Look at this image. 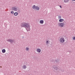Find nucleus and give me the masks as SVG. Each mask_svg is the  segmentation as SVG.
Returning <instances> with one entry per match:
<instances>
[{"mask_svg":"<svg viewBox=\"0 0 75 75\" xmlns=\"http://www.w3.org/2000/svg\"><path fill=\"white\" fill-rule=\"evenodd\" d=\"M61 71L62 72H64V69H63V70H61Z\"/></svg>","mask_w":75,"mask_h":75,"instance_id":"obj_23","label":"nucleus"},{"mask_svg":"<svg viewBox=\"0 0 75 75\" xmlns=\"http://www.w3.org/2000/svg\"><path fill=\"white\" fill-rule=\"evenodd\" d=\"M18 15V13L17 12H15L14 13V15L15 16H17Z\"/></svg>","mask_w":75,"mask_h":75,"instance_id":"obj_12","label":"nucleus"},{"mask_svg":"<svg viewBox=\"0 0 75 75\" xmlns=\"http://www.w3.org/2000/svg\"><path fill=\"white\" fill-rule=\"evenodd\" d=\"M0 67H1V68H2V67L0 66Z\"/></svg>","mask_w":75,"mask_h":75,"instance_id":"obj_26","label":"nucleus"},{"mask_svg":"<svg viewBox=\"0 0 75 75\" xmlns=\"http://www.w3.org/2000/svg\"><path fill=\"white\" fill-rule=\"evenodd\" d=\"M11 14H14V11H11Z\"/></svg>","mask_w":75,"mask_h":75,"instance_id":"obj_17","label":"nucleus"},{"mask_svg":"<svg viewBox=\"0 0 75 75\" xmlns=\"http://www.w3.org/2000/svg\"><path fill=\"white\" fill-rule=\"evenodd\" d=\"M26 50H27V51H28V50H29V48H28V47H26Z\"/></svg>","mask_w":75,"mask_h":75,"instance_id":"obj_20","label":"nucleus"},{"mask_svg":"<svg viewBox=\"0 0 75 75\" xmlns=\"http://www.w3.org/2000/svg\"><path fill=\"white\" fill-rule=\"evenodd\" d=\"M58 18L59 19L61 18V16H58Z\"/></svg>","mask_w":75,"mask_h":75,"instance_id":"obj_19","label":"nucleus"},{"mask_svg":"<svg viewBox=\"0 0 75 75\" xmlns=\"http://www.w3.org/2000/svg\"><path fill=\"white\" fill-rule=\"evenodd\" d=\"M7 41H8V42H10L11 44V43H13V42H14V40L13 39H8L7 40Z\"/></svg>","mask_w":75,"mask_h":75,"instance_id":"obj_4","label":"nucleus"},{"mask_svg":"<svg viewBox=\"0 0 75 75\" xmlns=\"http://www.w3.org/2000/svg\"><path fill=\"white\" fill-rule=\"evenodd\" d=\"M73 40H75V37H74L73 38Z\"/></svg>","mask_w":75,"mask_h":75,"instance_id":"obj_22","label":"nucleus"},{"mask_svg":"<svg viewBox=\"0 0 75 75\" xmlns=\"http://www.w3.org/2000/svg\"><path fill=\"white\" fill-rule=\"evenodd\" d=\"M59 41L61 43H64L65 42V39L64 38H62L60 39Z\"/></svg>","mask_w":75,"mask_h":75,"instance_id":"obj_2","label":"nucleus"},{"mask_svg":"<svg viewBox=\"0 0 75 75\" xmlns=\"http://www.w3.org/2000/svg\"><path fill=\"white\" fill-rule=\"evenodd\" d=\"M40 24H43L44 23V21L42 20H40Z\"/></svg>","mask_w":75,"mask_h":75,"instance_id":"obj_8","label":"nucleus"},{"mask_svg":"<svg viewBox=\"0 0 75 75\" xmlns=\"http://www.w3.org/2000/svg\"><path fill=\"white\" fill-rule=\"evenodd\" d=\"M64 25H65V24L64 23H59V26L60 27H64Z\"/></svg>","mask_w":75,"mask_h":75,"instance_id":"obj_3","label":"nucleus"},{"mask_svg":"<svg viewBox=\"0 0 75 75\" xmlns=\"http://www.w3.org/2000/svg\"><path fill=\"white\" fill-rule=\"evenodd\" d=\"M72 1H75V0H72Z\"/></svg>","mask_w":75,"mask_h":75,"instance_id":"obj_25","label":"nucleus"},{"mask_svg":"<svg viewBox=\"0 0 75 75\" xmlns=\"http://www.w3.org/2000/svg\"><path fill=\"white\" fill-rule=\"evenodd\" d=\"M35 9H36V10H40V8L38 6H36Z\"/></svg>","mask_w":75,"mask_h":75,"instance_id":"obj_7","label":"nucleus"},{"mask_svg":"<svg viewBox=\"0 0 75 75\" xmlns=\"http://www.w3.org/2000/svg\"><path fill=\"white\" fill-rule=\"evenodd\" d=\"M27 68V66H23V69H26V68Z\"/></svg>","mask_w":75,"mask_h":75,"instance_id":"obj_14","label":"nucleus"},{"mask_svg":"<svg viewBox=\"0 0 75 75\" xmlns=\"http://www.w3.org/2000/svg\"><path fill=\"white\" fill-rule=\"evenodd\" d=\"M55 62H56L57 64V63L58 64V61L57 60H55Z\"/></svg>","mask_w":75,"mask_h":75,"instance_id":"obj_21","label":"nucleus"},{"mask_svg":"<svg viewBox=\"0 0 75 75\" xmlns=\"http://www.w3.org/2000/svg\"><path fill=\"white\" fill-rule=\"evenodd\" d=\"M59 22H62V21H64V19H60L59 21Z\"/></svg>","mask_w":75,"mask_h":75,"instance_id":"obj_10","label":"nucleus"},{"mask_svg":"<svg viewBox=\"0 0 75 75\" xmlns=\"http://www.w3.org/2000/svg\"><path fill=\"white\" fill-rule=\"evenodd\" d=\"M37 51L38 52H41V50L40 49H38L37 50Z\"/></svg>","mask_w":75,"mask_h":75,"instance_id":"obj_9","label":"nucleus"},{"mask_svg":"<svg viewBox=\"0 0 75 75\" xmlns=\"http://www.w3.org/2000/svg\"><path fill=\"white\" fill-rule=\"evenodd\" d=\"M17 8L16 7H13L12 8V10H13V11H17Z\"/></svg>","mask_w":75,"mask_h":75,"instance_id":"obj_5","label":"nucleus"},{"mask_svg":"<svg viewBox=\"0 0 75 75\" xmlns=\"http://www.w3.org/2000/svg\"><path fill=\"white\" fill-rule=\"evenodd\" d=\"M64 3H67V2H68L69 0H64Z\"/></svg>","mask_w":75,"mask_h":75,"instance_id":"obj_15","label":"nucleus"},{"mask_svg":"<svg viewBox=\"0 0 75 75\" xmlns=\"http://www.w3.org/2000/svg\"><path fill=\"white\" fill-rule=\"evenodd\" d=\"M2 52H3V53H5V52H6V50L4 49L2 50Z\"/></svg>","mask_w":75,"mask_h":75,"instance_id":"obj_11","label":"nucleus"},{"mask_svg":"<svg viewBox=\"0 0 75 75\" xmlns=\"http://www.w3.org/2000/svg\"><path fill=\"white\" fill-rule=\"evenodd\" d=\"M17 12H18V13H20V8H19L18 9V10H17Z\"/></svg>","mask_w":75,"mask_h":75,"instance_id":"obj_18","label":"nucleus"},{"mask_svg":"<svg viewBox=\"0 0 75 75\" xmlns=\"http://www.w3.org/2000/svg\"><path fill=\"white\" fill-rule=\"evenodd\" d=\"M36 7V6H35V5L33 6L32 7V8H33V9H35Z\"/></svg>","mask_w":75,"mask_h":75,"instance_id":"obj_13","label":"nucleus"},{"mask_svg":"<svg viewBox=\"0 0 75 75\" xmlns=\"http://www.w3.org/2000/svg\"><path fill=\"white\" fill-rule=\"evenodd\" d=\"M60 7V8H62V6H61L60 5L59 6Z\"/></svg>","mask_w":75,"mask_h":75,"instance_id":"obj_24","label":"nucleus"},{"mask_svg":"<svg viewBox=\"0 0 75 75\" xmlns=\"http://www.w3.org/2000/svg\"><path fill=\"white\" fill-rule=\"evenodd\" d=\"M46 44H47V45H48V44H50V43H49V42H48V41H46Z\"/></svg>","mask_w":75,"mask_h":75,"instance_id":"obj_16","label":"nucleus"},{"mask_svg":"<svg viewBox=\"0 0 75 75\" xmlns=\"http://www.w3.org/2000/svg\"><path fill=\"white\" fill-rule=\"evenodd\" d=\"M22 27H24L26 28L27 31H30L31 29H30V26L29 25V24L28 23H23L21 25Z\"/></svg>","mask_w":75,"mask_h":75,"instance_id":"obj_1","label":"nucleus"},{"mask_svg":"<svg viewBox=\"0 0 75 75\" xmlns=\"http://www.w3.org/2000/svg\"><path fill=\"white\" fill-rule=\"evenodd\" d=\"M53 68H54V69H55L56 71L58 70V67L54 65L53 66Z\"/></svg>","mask_w":75,"mask_h":75,"instance_id":"obj_6","label":"nucleus"}]
</instances>
